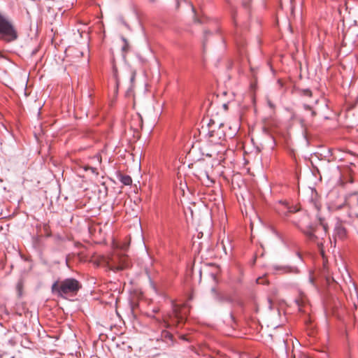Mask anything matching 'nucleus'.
Here are the masks:
<instances>
[{
  "label": "nucleus",
  "mask_w": 358,
  "mask_h": 358,
  "mask_svg": "<svg viewBox=\"0 0 358 358\" xmlns=\"http://www.w3.org/2000/svg\"><path fill=\"white\" fill-rule=\"evenodd\" d=\"M81 287L82 285L78 280L69 278L55 281L52 285L51 292L58 297L66 299L68 296L76 295Z\"/></svg>",
  "instance_id": "f257e3e1"
},
{
  "label": "nucleus",
  "mask_w": 358,
  "mask_h": 358,
  "mask_svg": "<svg viewBox=\"0 0 358 358\" xmlns=\"http://www.w3.org/2000/svg\"><path fill=\"white\" fill-rule=\"evenodd\" d=\"M187 311V308L185 306L173 304L171 313L164 315L162 320L155 319V321L164 328L178 327L185 322Z\"/></svg>",
  "instance_id": "f03ea898"
},
{
  "label": "nucleus",
  "mask_w": 358,
  "mask_h": 358,
  "mask_svg": "<svg viewBox=\"0 0 358 358\" xmlns=\"http://www.w3.org/2000/svg\"><path fill=\"white\" fill-rule=\"evenodd\" d=\"M17 38L18 33L13 22L0 13V39L6 43H11Z\"/></svg>",
  "instance_id": "7ed1b4c3"
},
{
  "label": "nucleus",
  "mask_w": 358,
  "mask_h": 358,
  "mask_svg": "<svg viewBox=\"0 0 358 358\" xmlns=\"http://www.w3.org/2000/svg\"><path fill=\"white\" fill-rule=\"evenodd\" d=\"M348 236V230L344 224L341 221L337 220L334 225L332 234L334 245H336L338 241H344L346 240Z\"/></svg>",
  "instance_id": "20e7f679"
},
{
  "label": "nucleus",
  "mask_w": 358,
  "mask_h": 358,
  "mask_svg": "<svg viewBox=\"0 0 358 358\" xmlns=\"http://www.w3.org/2000/svg\"><path fill=\"white\" fill-rule=\"evenodd\" d=\"M108 264L113 271L123 270L128 266L127 257L124 256L120 257L118 255H114L110 262H108Z\"/></svg>",
  "instance_id": "39448f33"
},
{
  "label": "nucleus",
  "mask_w": 358,
  "mask_h": 358,
  "mask_svg": "<svg viewBox=\"0 0 358 358\" xmlns=\"http://www.w3.org/2000/svg\"><path fill=\"white\" fill-rule=\"evenodd\" d=\"M318 231L319 229H307L306 231H304V234L310 241L315 242L317 244L318 248L320 249L322 254H323V238L320 237L317 234Z\"/></svg>",
  "instance_id": "423d86ee"
},
{
  "label": "nucleus",
  "mask_w": 358,
  "mask_h": 358,
  "mask_svg": "<svg viewBox=\"0 0 358 358\" xmlns=\"http://www.w3.org/2000/svg\"><path fill=\"white\" fill-rule=\"evenodd\" d=\"M346 205L351 209L349 216L352 217V215H355V213H358L357 208H358V195L354 194L350 196L346 201Z\"/></svg>",
  "instance_id": "0eeeda50"
},
{
  "label": "nucleus",
  "mask_w": 358,
  "mask_h": 358,
  "mask_svg": "<svg viewBox=\"0 0 358 358\" xmlns=\"http://www.w3.org/2000/svg\"><path fill=\"white\" fill-rule=\"evenodd\" d=\"M120 181L125 185H129L132 182L131 178L127 175L121 176Z\"/></svg>",
  "instance_id": "6e6552de"
},
{
  "label": "nucleus",
  "mask_w": 358,
  "mask_h": 358,
  "mask_svg": "<svg viewBox=\"0 0 358 358\" xmlns=\"http://www.w3.org/2000/svg\"><path fill=\"white\" fill-rule=\"evenodd\" d=\"M172 334L166 331V330H163L162 331V338H164V339H169V340H172Z\"/></svg>",
  "instance_id": "1a4fd4ad"
},
{
  "label": "nucleus",
  "mask_w": 358,
  "mask_h": 358,
  "mask_svg": "<svg viewBox=\"0 0 358 358\" xmlns=\"http://www.w3.org/2000/svg\"><path fill=\"white\" fill-rule=\"evenodd\" d=\"M285 208H286L287 213H296L299 211V209L296 207L289 206L287 203H285Z\"/></svg>",
  "instance_id": "9d476101"
},
{
  "label": "nucleus",
  "mask_w": 358,
  "mask_h": 358,
  "mask_svg": "<svg viewBox=\"0 0 358 358\" xmlns=\"http://www.w3.org/2000/svg\"><path fill=\"white\" fill-rule=\"evenodd\" d=\"M84 169L85 171L90 170L92 172V173H93L94 175H95L96 176L99 175V172L97 171V169L94 167L87 166H85Z\"/></svg>",
  "instance_id": "9b49d317"
},
{
  "label": "nucleus",
  "mask_w": 358,
  "mask_h": 358,
  "mask_svg": "<svg viewBox=\"0 0 358 358\" xmlns=\"http://www.w3.org/2000/svg\"><path fill=\"white\" fill-rule=\"evenodd\" d=\"M122 40L124 43V45L122 46V50L124 52H127L129 50V43L127 40L124 37H122Z\"/></svg>",
  "instance_id": "f8f14e48"
},
{
  "label": "nucleus",
  "mask_w": 358,
  "mask_h": 358,
  "mask_svg": "<svg viewBox=\"0 0 358 358\" xmlns=\"http://www.w3.org/2000/svg\"><path fill=\"white\" fill-rule=\"evenodd\" d=\"M275 268L277 271H280L281 273H287L289 272V268L286 266H275Z\"/></svg>",
  "instance_id": "ddd939ff"
},
{
  "label": "nucleus",
  "mask_w": 358,
  "mask_h": 358,
  "mask_svg": "<svg viewBox=\"0 0 358 358\" xmlns=\"http://www.w3.org/2000/svg\"><path fill=\"white\" fill-rule=\"evenodd\" d=\"M320 224L322 227V234L326 236L327 232V225L321 219L320 220Z\"/></svg>",
  "instance_id": "4468645a"
},
{
  "label": "nucleus",
  "mask_w": 358,
  "mask_h": 358,
  "mask_svg": "<svg viewBox=\"0 0 358 358\" xmlns=\"http://www.w3.org/2000/svg\"><path fill=\"white\" fill-rule=\"evenodd\" d=\"M208 134H209V137L212 138V139L210 140V141L212 143H219V141H216V140L213 139V137L215 136V131H209Z\"/></svg>",
  "instance_id": "2eb2a0df"
},
{
  "label": "nucleus",
  "mask_w": 358,
  "mask_h": 358,
  "mask_svg": "<svg viewBox=\"0 0 358 358\" xmlns=\"http://www.w3.org/2000/svg\"><path fill=\"white\" fill-rule=\"evenodd\" d=\"M356 218L354 220V223L356 226L357 231H358V213H355Z\"/></svg>",
  "instance_id": "dca6fc26"
},
{
  "label": "nucleus",
  "mask_w": 358,
  "mask_h": 358,
  "mask_svg": "<svg viewBox=\"0 0 358 358\" xmlns=\"http://www.w3.org/2000/svg\"><path fill=\"white\" fill-rule=\"evenodd\" d=\"M308 282H310V284H311L313 286H315V282H314V278L311 275H310L309 277V279H308Z\"/></svg>",
  "instance_id": "f3484780"
},
{
  "label": "nucleus",
  "mask_w": 358,
  "mask_h": 358,
  "mask_svg": "<svg viewBox=\"0 0 358 358\" xmlns=\"http://www.w3.org/2000/svg\"><path fill=\"white\" fill-rule=\"evenodd\" d=\"M303 107H304V108H305L306 110H311L310 106H308V105L305 104V105L303 106Z\"/></svg>",
  "instance_id": "a211bd4d"
},
{
  "label": "nucleus",
  "mask_w": 358,
  "mask_h": 358,
  "mask_svg": "<svg viewBox=\"0 0 358 358\" xmlns=\"http://www.w3.org/2000/svg\"><path fill=\"white\" fill-rule=\"evenodd\" d=\"M268 106H269V107H270V108H274V106H273V104L271 103V101H268Z\"/></svg>",
  "instance_id": "6ab92c4d"
},
{
  "label": "nucleus",
  "mask_w": 358,
  "mask_h": 358,
  "mask_svg": "<svg viewBox=\"0 0 358 358\" xmlns=\"http://www.w3.org/2000/svg\"><path fill=\"white\" fill-rule=\"evenodd\" d=\"M114 76L116 77L117 83H118V80H117V78L116 70L115 69H114Z\"/></svg>",
  "instance_id": "aec40b11"
},
{
  "label": "nucleus",
  "mask_w": 358,
  "mask_h": 358,
  "mask_svg": "<svg viewBox=\"0 0 358 358\" xmlns=\"http://www.w3.org/2000/svg\"><path fill=\"white\" fill-rule=\"evenodd\" d=\"M306 94L310 96L311 95V92L309 91V90H307L306 92Z\"/></svg>",
  "instance_id": "412c9836"
},
{
  "label": "nucleus",
  "mask_w": 358,
  "mask_h": 358,
  "mask_svg": "<svg viewBox=\"0 0 358 358\" xmlns=\"http://www.w3.org/2000/svg\"><path fill=\"white\" fill-rule=\"evenodd\" d=\"M311 115H312V116H315V112L312 110L311 111Z\"/></svg>",
  "instance_id": "4be33fe9"
},
{
  "label": "nucleus",
  "mask_w": 358,
  "mask_h": 358,
  "mask_svg": "<svg viewBox=\"0 0 358 358\" xmlns=\"http://www.w3.org/2000/svg\"><path fill=\"white\" fill-rule=\"evenodd\" d=\"M223 250H224V252L227 254L226 248L224 245H223Z\"/></svg>",
  "instance_id": "5701e85b"
},
{
  "label": "nucleus",
  "mask_w": 358,
  "mask_h": 358,
  "mask_svg": "<svg viewBox=\"0 0 358 358\" xmlns=\"http://www.w3.org/2000/svg\"><path fill=\"white\" fill-rule=\"evenodd\" d=\"M153 312H154V313H157V312H158V310L155 309V310H153Z\"/></svg>",
  "instance_id": "b1692460"
},
{
  "label": "nucleus",
  "mask_w": 358,
  "mask_h": 358,
  "mask_svg": "<svg viewBox=\"0 0 358 358\" xmlns=\"http://www.w3.org/2000/svg\"><path fill=\"white\" fill-rule=\"evenodd\" d=\"M191 7H192V10L194 11V7L192 6H191Z\"/></svg>",
  "instance_id": "393cba45"
},
{
  "label": "nucleus",
  "mask_w": 358,
  "mask_h": 358,
  "mask_svg": "<svg viewBox=\"0 0 358 358\" xmlns=\"http://www.w3.org/2000/svg\"><path fill=\"white\" fill-rule=\"evenodd\" d=\"M98 161H99V162H101V159H99V158H98Z\"/></svg>",
  "instance_id": "a878e982"
},
{
  "label": "nucleus",
  "mask_w": 358,
  "mask_h": 358,
  "mask_svg": "<svg viewBox=\"0 0 358 358\" xmlns=\"http://www.w3.org/2000/svg\"><path fill=\"white\" fill-rule=\"evenodd\" d=\"M342 207V206H339L337 207V208H341Z\"/></svg>",
  "instance_id": "bb28decb"
},
{
  "label": "nucleus",
  "mask_w": 358,
  "mask_h": 358,
  "mask_svg": "<svg viewBox=\"0 0 358 358\" xmlns=\"http://www.w3.org/2000/svg\"><path fill=\"white\" fill-rule=\"evenodd\" d=\"M150 1L154 2V1H155V0H150Z\"/></svg>",
  "instance_id": "cd10ccee"
}]
</instances>
